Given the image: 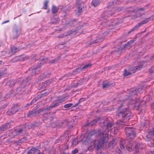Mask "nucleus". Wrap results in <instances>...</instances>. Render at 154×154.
Listing matches in <instances>:
<instances>
[{
  "mask_svg": "<svg viewBox=\"0 0 154 154\" xmlns=\"http://www.w3.org/2000/svg\"><path fill=\"white\" fill-rule=\"evenodd\" d=\"M100 131L97 132L96 130H93L90 132L88 135L84 136L82 140L85 141H88L91 139V137L93 135L96 136V134H98V137L97 143V149L98 150L99 149L103 146L105 143H107L108 139V135L106 132L101 131Z\"/></svg>",
  "mask_w": 154,
  "mask_h": 154,
  "instance_id": "f257e3e1",
  "label": "nucleus"
},
{
  "mask_svg": "<svg viewBox=\"0 0 154 154\" xmlns=\"http://www.w3.org/2000/svg\"><path fill=\"white\" fill-rule=\"evenodd\" d=\"M31 79V76H28L26 78H23V81L22 83L18 84L17 85L18 86L16 90L14 91L12 90L10 91L11 94H13L15 96L16 94H21L25 91V88L30 83V81Z\"/></svg>",
  "mask_w": 154,
  "mask_h": 154,
  "instance_id": "f03ea898",
  "label": "nucleus"
},
{
  "mask_svg": "<svg viewBox=\"0 0 154 154\" xmlns=\"http://www.w3.org/2000/svg\"><path fill=\"white\" fill-rule=\"evenodd\" d=\"M116 113V118L119 119L122 121L129 116L130 114L128 108L122 109L121 106L117 108Z\"/></svg>",
  "mask_w": 154,
  "mask_h": 154,
  "instance_id": "7ed1b4c3",
  "label": "nucleus"
},
{
  "mask_svg": "<svg viewBox=\"0 0 154 154\" xmlns=\"http://www.w3.org/2000/svg\"><path fill=\"white\" fill-rule=\"evenodd\" d=\"M125 131L127 139L128 140H133L136 135L135 129L134 128L126 127L125 128Z\"/></svg>",
  "mask_w": 154,
  "mask_h": 154,
  "instance_id": "20e7f679",
  "label": "nucleus"
},
{
  "mask_svg": "<svg viewBox=\"0 0 154 154\" xmlns=\"http://www.w3.org/2000/svg\"><path fill=\"white\" fill-rule=\"evenodd\" d=\"M52 105L51 104L49 106H47L45 108H42L38 109V112L39 113H41V114L44 116V119H43V120H46L48 118H46V117H45V115H48L51 112L50 111L51 109L54 108L52 107Z\"/></svg>",
  "mask_w": 154,
  "mask_h": 154,
  "instance_id": "39448f33",
  "label": "nucleus"
},
{
  "mask_svg": "<svg viewBox=\"0 0 154 154\" xmlns=\"http://www.w3.org/2000/svg\"><path fill=\"white\" fill-rule=\"evenodd\" d=\"M154 18V17L153 16H152L146 19L145 20L142 21L140 23H138L134 27L128 32V33L130 34L131 32L137 30L139 26L148 23L149 21L153 20Z\"/></svg>",
  "mask_w": 154,
  "mask_h": 154,
  "instance_id": "423d86ee",
  "label": "nucleus"
},
{
  "mask_svg": "<svg viewBox=\"0 0 154 154\" xmlns=\"http://www.w3.org/2000/svg\"><path fill=\"white\" fill-rule=\"evenodd\" d=\"M19 109V107L18 103L14 104L12 107L9 108L6 113L8 115L11 116L15 114Z\"/></svg>",
  "mask_w": 154,
  "mask_h": 154,
  "instance_id": "0eeeda50",
  "label": "nucleus"
},
{
  "mask_svg": "<svg viewBox=\"0 0 154 154\" xmlns=\"http://www.w3.org/2000/svg\"><path fill=\"white\" fill-rule=\"evenodd\" d=\"M122 144H121L120 146L121 149H124L125 147L128 151L132 152L133 151L132 145L131 142H129L127 140L122 141Z\"/></svg>",
  "mask_w": 154,
  "mask_h": 154,
  "instance_id": "6e6552de",
  "label": "nucleus"
},
{
  "mask_svg": "<svg viewBox=\"0 0 154 154\" xmlns=\"http://www.w3.org/2000/svg\"><path fill=\"white\" fill-rule=\"evenodd\" d=\"M20 28L16 26L14 27L12 31L11 37L13 39L18 38L21 34Z\"/></svg>",
  "mask_w": 154,
  "mask_h": 154,
  "instance_id": "1a4fd4ad",
  "label": "nucleus"
},
{
  "mask_svg": "<svg viewBox=\"0 0 154 154\" xmlns=\"http://www.w3.org/2000/svg\"><path fill=\"white\" fill-rule=\"evenodd\" d=\"M23 78H19L17 80L11 79L7 82L6 85L7 86L13 87L15 85H18V84L22 83L23 81Z\"/></svg>",
  "mask_w": 154,
  "mask_h": 154,
  "instance_id": "9d476101",
  "label": "nucleus"
},
{
  "mask_svg": "<svg viewBox=\"0 0 154 154\" xmlns=\"http://www.w3.org/2000/svg\"><path fill=\"white\" fill-rule=\"evenodd\" d=\"M115 12L114 8H112L111 9H109L107 11H104L101 15V17L104 19H106L110 16L113 15Z\"/></svg>",
  "mask_w": 154,
  "mask_h": 154,
  "instance_id": "9b49d317",
  "label": "nucleus"
},
{
  "mask_svg": "<svg viewBox=\"0 0 154 154\" xmlns=\"http://www.w3.org/2000/svg\"><path fill=\"white\" fill-rule=\"evenodd\" d=\"M114 123L112 122L104 121L103 122V124H102L101 126L103 128L108 129L107 131L110 129L113 126Z\"/></svg>",
  "mask_w": 154,
  "mask_h": 154,
  "instance_id": "f8f14e48",
  "label": "nucleus"
},
{
  "mask_svg": "<svg viewBox=\"0 0 154 154\" xmlns=\"http://www.w3.org/2000/svg\"><path fill=\"white\" fill-rule=\"evenodd\" d=\"M64 101V100L61 96L59 97L57 100L53 102L51 104L52 107H56L61 104L62 102Z\"/></svg>",
  "mask_w": 154,
  "mask_h": 154,
  "instance_id": "ddd939ff",
  "label": "nucleus"
},
{
  "mask_svg": "<svg viewBox=\"0 0 154 154\" xmlns=\"http://www.w3.org/2000/svg\"><path fill=\"white\" fill-rule=\"evenodd\" d=\"M13 123V121H11L10 122L5 123L1 126H0V130L2 131H4L10 128L12 125V123Z\"/></svg>",
  "mask_w": 154,
  "mask_h": 154,
  "instance_id": "4468645a",
  "label": "nucleus"
},
{
  "mask_svg": "<svg viewBox=\"0 0 154 154\" xmlns=\"http://www.w3.org/2000/svg\"><path fill=\"white\" fill-rule=\"evenodd\" d=\"M105 37L104 36H99L96 38L93 41H91L89 44V46L90 47L92 44L94 43H100L103 40Z\"/></svg>",
  "mask_w": 154,
  "mask_h": 154,
  "instance_id": "2eb2a0df",
  "label": "nucleus"
},
{
  "mask_svg": "<svg viewBox=\"0 0 154 154\" xmlns=\"http://www.w3.org/2000/svg\"><path fill=\"white\" fill-rule=\"evenodd\" d=\"M143 67V65L140 64L138 65L137 66L134 67H131L129 68V70L131 72V74L132 73H134L137 71L140 70Z\"/></svg>",
  "mask_w": 154,
  "mask_h": 154,
  "instance_id": "dca6fc26",
  "label": "nucleus"
},
{
  "mask_svg": "<svg viewBox=\"0 0 154 154\" xmlns=\"http://www.w3.org/2000/svg\"><path fill=\"white\" fill-rule=\"evenodd\" d=\"M41 67V65H37L36 66L33 68H29L28 72H30L29 73H30L31 75L33 76L36 74V69Z\"/></svg>",
  "mask_w": 154,
  "mask_h": 154,
  "instance_id": "f3484780",
  "label": "nucleus"
},
{
  "mask_svg": "<svg viewBox=\"0 0 154 154\" xmlns=\"http://www.w3.org/2000/svg\"><path fill=\"white\" fill-rule=\"evenodd\" d=\"M115 85L114 83H111V82H104L103 83L102 85L103 88L106 89L109 87H112Z\"/></svg>",
  "mask_w": 154,
  "mask_h": 154,
  "instance_id": "a211bd4d",
  "label": "nucleus"
},
{
  "mask_svg": "<svg viewBox=\"0 0 154 154\" xmlns=\"http://www.w3.org/2000/svg\"><path fill=\"white\" fill-rule=\"evenodd\" d=\"M130 46L129 44L127 42L126 44L123 45L122 46L120 47L117 50V51L119 52L120 53L122 52L125 51L126 49H128Z\"/></svg>",
  "mask_w": 154,
  "mask_h": 154,
  "instance_id": "6ab92c4d",
  "label": "nucleus"
},
{
  "mask_svg": "<svg viewBox=\"0 0 154 154\" xmlns=\"http://www.w3.org/2000/svg\"><path fill=\"white\" fill-rule=\"evenodd\" d=\"M38 109L37 110H32V111L29 112L27 114V116L29 117H32L35 116L39 112H38Z\"/></svg>",
  "mask_w": 154,
  "mask_h": 154,
  "instance_id": "aec40b11",
  "label": "nucleus"
},
{
  "mask_svg": "<svg viewBox=\"0 0 154 154\" xmlns=\"http://www.w3.org/2000/svg\"><path fill=\"white\" fill-rule=\"evenodd\" d=\"M142 90V88H138L132 89L130 91V93L132 95L137 94L139 93H141V91Z\"/></svg>",
  "mask_w": 154,
  "mask_h": 154,
  "instance_id": "412c9836",
  "label": "nucleus"
},
{
  "mask_svg": "<svg viewBox=\"0 0 154 154\" xmlns=\"http://www.w3.org/2000/svg\"><path fill=\"white\" fill-rule=\"evenodd\" d=\"M50 92L49 91H48L45 93L40 94L37 95V96L35 97V98H36V101L41 98L42 97H44L46 96H47L49 94Z\"/></svg>",
  "mask_w": 154,
  "mask_h": 154,
  "instance_id": "4be33fe9",
  "label": "nucleus"
},
{
  "mask_svg": "<svg viewBox=\"0 0 154 154\" xmlns=\"http://www.w3.org/2000/svg\"><path fill=\"white\" fill-rule=\"evenodd\" d=\"M82 70H83L82 69V67L77 68L73 70L71 73L69 72V75H70V76L74 75L79 73L80 72L82 71Z\"/></svg>",
  "mask_w": 154,
  "mask_h": 154,
  "instance_id": "5701e85b",
  "label": "nucleus"
},
{
  "mask_svg": "<svg viewBox=\"0 0 154 154\" xmlns=\"http://www.w3.org/2000/svg\"><path fill=\"white\" fill-rule=\"evenodd\" d=\"M119 21V19H116L112 20H111V24L109 25V26H116L120 23V22Z\"/></svg>",
  "mask_w": 154,
  "mask_h": 154,
  "instance_id": "b1692460",
  "label": "nucleus"
},
{
  "mask_svg": "<svg viewBox=\"0 0 154 154\" xmlns=\"http://www.w3.org/2000/svg\"><path fill=\"white\" fill-rule=\"evenodd\" d=\"M39 125V123L37 122H34L33 123H31L30 124H29L28 125L26 126V127L29 129L34 128L38 127Z\"/></svg>",
  "mask_w": 154,
  "mask_h": 154,
  "instance_id": "393cba45",
  "label": "nucleus"
},
{
  "mask_svg": "<svg viewBox=\"0 0 154 154\" xmlns=\"http://www.w3.org/2000/svg\"><path fill=\"white\" fill-rule=\"evenodd\" d=\"M97 122V119H94L93 121L91 122H89L88 121L86 124L85 125L87 126H92L94 125Z\"/></svg>",
  "mask_w": 154,
  "mask_h": 154,
  "instance_id": "a878e982",
  "label": "nucleus"
},
{
  "mask_svg": "<svg viewBox=\"0 0 154 154\" xmlns=\"http://www.w3.org/2000/svg\"><path fill=\"white\" fill-rule=\"evenodd\" d=\"M116 144V142L115 140H112L110 141L108 144V148L110 149H112L115 146Z\"/></svg>",
  "mask_w": 154,
  "mask_h": 154,
  "instance_id": "bb28decb",
  "label": "nucleus"
},
{
  "mask_svg": "<svg viewBox=\"0 0 154 154\" xmlns=\"http://www.w3.org/2000/svg\"><path fill=\"white\" fill-rule=\"evenodd\" d=\"M51 23L52 24H55L58 23L60 21V19L59 17L56 18L53 17L51 19Z\"/></svg>",
  "mask_w": 154,
  "mask_h": 154,
  "instance_id": "cd10ccee",
  "label": "nucleus"
},
{
  "mask_svg": "<svg viewBox=\"0 0 154 154\" xmlns=\"http://www.w3.org/2000/svg\"><path fill=\"white\" fill-rule=\"evenodd\" d=\"M102 1V0H94L92 2V5L93 6L96 7L100 4Z\"/></svg>",
  "mask_w": 154,
  "mask_h": 154,
  "instance_id": "c85d7f7f",
  "label": "nucleus"
},
{
  "mask_svg": "<svg viewBox=\"0 0 154 154\" xmlns=\"http://www.w3.org/2000/svg\"><path fill=\"white\" fill-rule=\"evenodd\" d=\"M69 124V123H68L67 120H66L60 122L59 123L60 125H58V126H61L62 125L63 127H64L68 125Z\"/></svg>",
  "mask_w": 154,
  "mask_h": 154,
  "instance_id": "c756f323",
  "label": "nucleus"
},
{
  "mask_svg": "<svg viewBox=\"0 0 154 154\" xmlns=\"http://www.w3.org/2000/svg\"><path fill=\"white\" fill-rule=\"evenodd\" d=\"M59 8L57 7L56 6L54 5H53L52 6V8L51 9V11L52 14H55L57 12Z\"/></svg>",
  "mask_w": 154,
  "mask_h": 154,
  "instance_id": "7c9ffc66",
  "label": "nucleus"
},
{
  "mask_svg": "<svg viewBox=\"0 0 154 154\" xmlns=\"http://www.w3.org/2000/svg\"><path fill=\"white\" fill-rule=\"evenodd\" d=\"M75 5L76 7L83 6H84V3L81 0H76Z\"/></svg>",
  "mask_w": 154,
  "mask_h": 154,
  "instance_id": "2f4dec72",
  "label": "nucleus"
},
{
  "mask_svg": "<svg viewBox=\"0 0 154 154\" xmlns=\"http://www.w3.org/2000/svg\"><path fill=\"white\" fill-rule=\"evenodd\" d=\"M48 58L43 59L39 62L38 65H41V66L45 63L47 62Z\"/></svg>",
  "mask_w": 154,
  "mask_h": 154,
  "instance_id": "473e14b6",
  "label": "nucleus"
},
{
  "mask_svg": "<svg viewBox=\"0 0 154 154\" xmlns=\"http://www.w3.org/2000/svg\"><path fill=\"white\" fill-rule=\"evenodd\" d=\"M7 72V69L6 67H4L0 69V73L2 75H4Z\"/></svg>",
  "mask_w": 154,
  "mask_h": 154,
  "instance_id": "72a5a7b5",
  "label": "nucleus"
},
{
  "mask_svg": "<svg viewBox=\"0 0 154 154\" xmlns=\"http://www.w3.org/2000/svg\"><path fill=\"white\" fill-rule=\"evenodd\" d=\"M112 152L113 154H122L121 151L118 147H116Z\"/></svg>",
  "mask_w": 154,
  "mask_h": 154,
  "instance_id": "f704fd0d",
  "label": "nucleus"
},
{
  "mask_svg": "<svg viewBox=\"0 0 154 154\" xmlns=\"http://www.w3.org/2000/svg\"><path fill=\"white\" fill-rule=\"evenodd\" d=\"M26 127H25L24 128L19 129H16L17 131V134H18V135L22 133L23 131H25L26 130Z\"/></svg>",
  "mask_w": 154,
  "mask_h": 154,
  "instance_id": "c9c22d12",
  "label": "nucleus"
},
{
  "mask_svg": "<svg viewBox=\"0 0 154 154\" xmlns=\"http://www.w3.org/2000/svg\"><path fill=\"white\" fill-rule=\"evenodd\" d=\"M53 81V80L52 79H51L47 80L44 82V83L45 84V86L46 87L48 85H49L50 83L52 82Z\"/></svg>",
  "mask_w": 154,
  "mask_h": 154,
  "instance_id": "e433bc0d",
  "label": "nucleus"
},
{
  "mask_svg": "<svg viewBox=\"0 0 154 154\" xmlns=\"http://www.w3.org/2000/svg\"><path fill=\"white\" fill-rule=\"evenodd\" d=\"M31 150L34 151L33 154H39L40 153V151L39 149L34 147L31 148Z\"/></svg>",
  "mask_w": 154,
  "mask_h": 154,
  "instance_id": "4c0bfd02",
  "label": "nucleus"
},
{
  "mask_svg": "<svg viewBox=\"0 0 154 154\" xmlns=\"http://www.w3.org/2000/svg\"><path fill=\"white\" fill-rule=\"evenodd\" d=\"M140 146V144L139 143H137L134 146H132L133 150H134L136 152H138L139 151V147Z\"/></svg>",
  "mask_w": 154,
  "mask_h": 154,
  "instance_id": "58836bf2",
  "label": "nucleus"
},
{
  "mask_svg": "<svg viewBox=\"0 0 154 154\" xmlns=\"http://www.w3.org/2000/svg\"><path fill=\"white\" fill-rule=\"evenodd\" d=\"M149 5H146L144 6L143 8H137V10L139 11H144L145 10H146L148 8Z\"/></svg>",
  "mask_w": 154,
  "mask_h": 154,
  "instance_id": "ea45409f",
  "label": "nucleus"
},
{
  "mask_svg": "<svg viewBox=\"0 0 154 154\" xmlns=\"http://www.w3.org/2000/svg\"><path fill=\"white\" fill-rule=\"evenodd\" d=\"M92 66V64L91 63H89L88 64H86L84 66L82 67V70L83 69H86L88 68H90Z\"/></svg>",
  "mask_w": 154,
  "mask_h": 154,
  "instance_id": "a19ab883",
  "label": "nucleus"
},
{
  "mask_svg": "<svg viewBox=\"0 0 154 154\" xmlns=\"http://www.w3.org/2000/svg\"><path fill=\"white\" fill-rule=\"evenodd\" d=\"M60 57H58L55 59L50 61V63H57L58 61L60 60Z\"/></svg>",
  "mask_w": 154,
  "mask_h": 154,
  "instance_id": "79ce46f5",
  "label": "nucleus"
},
{
  "mask_svg": "<svg viewBox=\"0 0 154 154\" xmlns=\"http://www.w3.org/2000/svg\"><path fill=\"white\" fill-rule=\"evenodd\" d=\"M11 50L12 52L16 53L19 51V48H17L16 47L13 46L11 48Z\"/></svg>",
  "mask_w": 154,
  "mask_h": 154,
  "instance_id": "37998d69",
  "label": "nucleus"
},
{
  "mask_svg": "<svg viewBox=\"0 0 154 154\" xmlns=\"http://www.w3.org/2000/svg\"><path fill=\"white\" fill-rule=\"evenodd\" d=\"M36 98H35L33 99V100L31 101V102L30 103H28L25 106H24L25 107H27L28 106H29L30 105H32V104L34 103L36 101Z\"/></svg>",
  "mask_w": 154,
  "mask_h": 154,
  "instance_id": "c03bdc74",
  "label": "nucleus"
},
{
  "mask_svg": "<svg viewBox=\"0 0 154 154\" xmlns=\"http://www.w3.org/2000/svg\"><path fill=\"white\" fill-rule=\"evenodd\" d=\"M131 74V73L130 72L128 71L126 69H125L123 73V75L124 76H128Z\"/></svg>",
  "mask_w": 154,
  "mask_h": 154,
  "instance_id": "a18cd8bd",
  "label": "nucleus"
},
{
  "mask_svg": "<svg viewBox=\"0 0 154 154\" xmlns=\"http://www.w3.org/2000/svg\"><path fill=\"white\" fill-rule=\"evenodd\" d=\"M78 8V12L79 13H81L82 12L83 8H84V6H79L76 7Z\"/></svg>",
  "mask_w": 154,
  "mask_h": 154,
  "instance_id": "49530a36",
  "label": "nucleus"
},
{
  "mask_svg": "<svg viewBox=\"0 0 154 154\" xmlns=\"http://www.w3.org/2000/svg\"><path fill=\"white\" fill-rule=\"evenodd\" d=\"M67 10L66 8L63 9L61 11V12L63 14V16L65 17H66L67 15Z\"/></svg>",
  "mask_w": 154,
  "mask_h": 154,
  "instance_id": "de8ad7c7",
  "label": "nucleus"
},
{
  "mask_svg": "<svg viewBox=\"0 0 154 154\" xmlns=\"http://www.w3.org/2000/svg\"><path fill=\"white\" fill-rule=\"evenodd\" d=\"M49 2L48 0H46L44 3V6L43 8L45 9H47L48 7V3Z\"/></svg>",
  "mask_w": 154,
  "mask_h": 154,
  "instance_id": "09e8293b",
  "label": "nucleus"
},
{
  "mask_svg": "<svg viewBox=\"0 0 154 154\" xmlns=\"http://www.w3.org/2000/svg\"><path fill=\"white\" fill-rule=\"evenodd\" d=\"M136 40V38H134L133 39L130 40L128 42V43L130 45H132Z\"/></svg>",
  "mask_w": 154,
  "mask_h": 154,
  "instance_id": "8fccbe9b",
  "label": "nucleus"
},
{
  "mask_svg": "<svg viewBox=\"0 0 154 154\" xmlns=\"http://www.w3.org/2000/svg\"><path fill=\"white\" fill-rule=\"evenodd\" d=\"M72 105L73 104L72 103H69L65 105L64 107L66 108H68L72 106Z\"/></svg>",
  "mask_w": 154,
  "mask_h": 154,
  "instance_id": "3c124183",
  "label": "nucleus"
},
{
  "mask_svg": "<svg viewBox=\"0 0 154 154\" xmlns=\"http://www.w3.org/2000/svg\"><path fill=\"white\" fill-rule=\"evenodd\" d=\"M45 87H46L45 86V84L44 83H43L42 84L39 85L38 89L40 90L43 88H44Z\"/></svg>",
  "mask_w": 154,
  "mask_h": 154,
  "instance_id": "603ef678",
  "label": "nucleus"
},
{
  "mask_svg": "<svg viewBox=\"0 0 154 154\" xmlns=\"http://www.w3.org/2000/svg\"><path fill=\"white\" fill-rule=\"evenodd\" d=\"M61 96L64 100L65 99H67L68 98L69 96L66 93L65 94H63Z\"/></svg>",
  "mask_w": 154,
  "mask_h": 154,
  "instance_id": "864d4df0",
  "label": "nucleus"
},
{
  "mask_svg": "<svg viewBox=\"0 0 154 154\" xmlns=\"http://www.w3.org/2000/svg\"><path fill=\"white\" fill-rule=\"evenodd\" d=\"M12 134L13 135V137H14L15 136L18 135L16 129H14L12 132Z\"/></svg>",
  "mask_w": 154,
  "mask_h": 154,
  "instance_id": "5fc2aeb1",
  "label": "nucleus"
},
{
  "mask_svg": "<svg viewBox=\"0 0 154 154\" xmlns=\"http://www.w3.org/2000/svg\"><path fill=\"white\" fill-rule=\"evenodd\" d=\"M84 82V80L83 79H81L80 80V82L77 83V85L78 86H80L82 85Z\"/></svg>",
  "mask_w": 154,
  "mask_h": 154,
  "instance_id": "6e6d98bb",
  "label": "nucleus"
},
{
  "mask_svg": "<svg viewBox=\"0 0 154 154\" xmlns=\"http://www.w3.org/2000/svg\"><path fill=\"white\" fill-rule=\"evenodd\" d=\"M154 72V65L153 66L149 69V72L150 73H152Z\"/></svg>",
  "mask_w": 154,
  "mask_h": 154,
  "instance_id": "4d7b16f0",
  "label": "nucleus"
},
{
  "mask_svg": "<svg viewBox=\"0 0 154 154\" xmlns=\"http://www.w3.org/2000/svg\"><path fill=\"white\" fill-rule=\"evenodd\" d=\"M8 103H7L5 104L2 106H1L0 107L1 109H4L5 108L8 106Z\"/></svg>",
  "mask_w": 154,
  "mask_h": 154,
  "instance_id": "13d9d810",
  "label": "nucleus"
},
{
  "mask_svg": "<svg viewBox=\"0 0 154 154\" xmlns=\"http://www.w3.org/2000/svg\"><path fill=\"white\" fill-rule=\"evenodd\" d=\"M113 4H114V2H109V3H108V4H107V7L108 8H110L111 6H112V5H113Z\"/></svg>",
  "mask_w": 154,
  "mask_h": 154,
  "instance_id": "bf43d9fd",
  "label": "nucleus"
},
{
  "mask_svg": "<svg viewBox=\"0 0 154 154\" xmlns=\"http://www.w3.org/2000/svg\"><path fill=\"white\" fill-rule=\"evenodd\" d=\"M78 152V149L75 148L74 150H72V154H75L77 153Z\"/></svg>",
  "mask_w": 154,
  "mask_h": 154,
  "instance_id": "052dcab7",
  "label": "nucleus"
},
{
  "mask_svg": "<svg viewBox=\"0 0 154 154\" xmlns=\"http://www.w3.org/2000/svg\"><path fill=\"white\" fill-rule=\"evenodd\" d=\"M86 100V98H82L79 100L78 102L79 103H80L81 102L85 100Z\"/></svg>",
  "mask_w": 154,
  "mask_h": 154,
  "instance_id": "680f3d73",
  "label": "nucleus"
},
{
  "mask_svg": "<svg viewBox=\"0 0 154 154\" xmlns=\"http://www.w3.org/2000/svg\"><path fill=\"white\" fill-rule=\"evenodd\" d=\"M149 133L151 135H154V127L152 128V130L149 131Z\"/></svg>",
  "mask_w": 154,
  "mask_h": 154,
  "instance_id": "e2e57ef3",
  "label": "nucleus"
},
{
  "mask_svg": "<svg viewBox=\"0 0 154 154\" xmlns=\"http://www.w3.org/2000/svg\"><path fill=\"white\" fill-rule=\"evenodd\" d=\"M40 76L43 79L45 78L47 76L44 73L41 74Z\"/></svg>",
  "mask_w": 154,
  "mask_h": 154,
  "instance_id": "0e129e2a",
  "label": "nucleus"
},
{
  "mask_svg": "<svg viewBox=\"0 0 154 154\" xmlns=\"http://www.w3.org/2000/svg\"><path fill=\"white\" fill-rule=\"evenodd\" d=\"M40 76L43 79L45 78L47 76L44 73L41 74Z\"/></svg>",
  "mask_w": 154,
  "mask_h": 154,
  "instance_id": "69168bd1",
  "label": "nucleus"
},
{
  "mask_svg": "<svg viewBox=\"0 0 154 154\" xmlns=\"http://www.w3.org/2000/svg\"><path fill=\"white\" fill-rule=\"evenodd\" d=\"M27 139V137H24L21 139V141L22 142H24L26 141Z\"/></svg>",
  "mask_w": 154,
  "mask_h": 154,
  "instance_id": "338daca9",
  "label": "nucleus"
},
{
  "mask_svg": "<svg viewBox=\"0 0 154 154\" xmlns=\"http://www.w3.org/2000/svg\"><path fill=\"white\" fill-rule=\"evenodd\" d=\"M121 0H115L116 4L117 5L121 3Z\"/></svg>",
  "mask_w": 154,
  "mask_h": 154,
  "instance_id": "774afa93",
  "label": "nucleus"
}]
</instances>
